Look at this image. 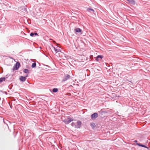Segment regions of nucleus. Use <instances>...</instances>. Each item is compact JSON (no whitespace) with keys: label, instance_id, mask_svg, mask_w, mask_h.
<instances>
[{"label":"nucleus","instance_id":"1","mask_svg":"<svg viewBox=\"0 0 150 150\" xmlns=\"http://www.w3.org/2000/svg\"><path fill=\"white\" fill-rule=\"evenodd\" d=\"M51 49L52 52L56 54L57 55L60 54L61 51L59 49H57L53 46H52Z\"/></svg>","mask_w":150,"mask_h":150},{"label":"nucleus","instance_id":"2","mask_svg":"<svg viewBox=\"0 0 150 150\" xmlns=\"http://www.w3.org/2000/svg\"><path fill=\"white\" fill-rule=\"evenodd\" d=\"M20 63L19 62H17L15 65L13 66V70H17L19 67Z\"/></svg>","mask_w":150,"mask_h":150},{"label":"nucleus","instance_id":"3","mask_svg":"<svg viewBox=\"0 0 150 150\" xmlns=\"http://www.w3.org/2000/svg\"><path fill=\"white\" fill-rule=\"evenodd\" d=\"M73 119L71 118H68L64 120V121L66 124H69L71 122L73 121Z\"/></svg>","mask_w":150,"mask_h":150},{"label":"nucleus","instance_id":"4","mask_svg":"<svg viewBox=\"0 0 150 150\" xmlns=\"http://www.w3.org/2000/svg\"><path fill=\"white\" fill-rule=\"evenodd\" d=\"M27 76H25V77L21 76L19 77V79L21 81L23 82L25 81L26 79V77Z\"/></svg>","mask_w":150,"mask_h":150},{"label":"nucleus","instance_id":"5","mask_svg":"<svg viewBox=\"0 0 150 150\" xmlns=\"http://www.w3.org/2000/svg\"><path fill=\"white\" fill-rule=\"evenodd\" d=\"M70 77V75L68 74L66 75L64 78L63 79V81H65L67 80Z\"/></svg>","mask_w":150,"mask_h":150},{"label":"nucleus","instance_id":"6","mask_svg":"<svg viewBox=\"0 0 150 150\" xmlns=\"http://www.w3.org/2000/svg\"><path fill=\"white\" fill-rule=\"evenodd\" d=\"M98 114L96 113H95L92 114L91 116V118L92 119H94L98 117Z\"/></svg>","mask_w":150,"mask_h":150},{"label":"nucleus","instance_id":"7","mask_svg":"<svg viewBox=\"0 0 150 150\" xmlns=\"http://www.w3.org/2000/svg\"><path fill=\"white\" fill-rule=\"evenodd\" d=\"M74 32L75 33H81L82 32V30L79 28H75Z\"/></svg>","mask_w":150,"mask_h":150},{"label":"nucleus","instance_id":"8","mask_svg":"<svg viewBox=\"0 0 150 150\" xmlns=\"http://www.w3.org/2000/svg\"><path fill=\"white\" fill-rule=\"evenodd\" d=\"M136 144L137 145H138L139 146H142V147H145V148H146L147 149H149V148L148 147H147L145 146L144 145L141 144H140L138 143H137Z\"/></svg>","mask_w":150,"mask_h":150},{"label":"nucleus","instance_id":"9","mask_svg":"<svg viewBox=\"0 0 150 150\" xmlns=\"http://www.w3.org/2000/svg\"><path fill=\"white\" fill-rule=\"evenodd\" d=\"M128 1L129 3L132 4H134V0H126Z\"/></svg>","mask_w":150,"mask_h":150},{"label":"nucleus","instance_id":"10","mask_svg":"<svg viewBox=\"0 0 150 150\" xmlns=\"http://www.w3.org/2000/svg\"><path fill=\"white\" fill-rule=\"evenodd\" d=\"M87 10V11L89 12H94V11L93 9H91L90 8H88Z\"/></svg>","mask_w":150,"mask_h":150},{"label":"nucleus","instance_id":"11","mask_svg":"<svg viewBox=\"0 0 150 150\" xmlns=\"http://www.w3.org/2000/svg\"><path fill=\"white\" fill-rule=\"evenodd\" d=\"M103 58V57L102 56L99 55L97 57L96 60L97 61H98L99 60V58H100V59H102Z\"/></svg>","mask_w":150,"mask_h":150},{"label":"nucleus","instance_id":"12","mask_svg":"<svg viewBox=\"0 0 150 150\" xmlns=\"http://www.w3.org/2000/svg\"><path fill=\"white\" fill-rule=\"evenodd\" d=\"M5 77H2L0 78V83L3 82V81H5Z\"/></svg>","mask_w":150,"mask_h":150},{"label":"nucleus","instance_id":"13","mask_svg":"<svg viewBox=\"0 0 150 150\" xmlns=\"http://www.w3.org/2000/svg\"><path fill=\"white\" fill-rule=\"evenodd\" d=\"M90 125L93 128H94L95 126V123H91L90 124Z\"/></svg>","mask_w":150,"mask_h":150},{"label":"nucleus","instance_id":"14","mask_svg":"<svg viewBox=\"0 0 150 150\" xmlns=\"http://www.w3.org/2000/svg\"><path fill=\"white\" fill-rule=\"evenodd\" d=\"M23 72L25 73H29V70L27 69H24Z\"/></svg>","mask_w":150,"mask_h":150},{"label":"nucleus","instance_id":"15","mask_svg":"<svg viewBox=\"0 0 150 150\" xmlns=\"http://www.w3.org/2000/svg\"><path fill=\"white\" fill-rule=\"evenodd\" d=\"M36 66V64L35 63H33L32 65V68H34Z\"/></svg>","mask_w":150,"mask_h":150},{"label":"nucleus","instance_id":"16","mask_svg":"<svg viewBox=\"0 0 150 150\" xmlns=\"http://www.w3.org/2000/svg\"><path fill=\"white\" fill-rule=\"evenodd\" d=\"M58 91V89L57 88H54L52 90V91L54 92H57Z\"/></svg>","mask_w":150,"mask_h":150},{"label":"nucleus","instance_id":"17","mask_svg":"<svg viewBox=\"0 0 150 150\" xmlns=\"http://www.w3.org/2000/svg\"><path fill=\"white\" fill-rule=\"evenodd\" d=\"M77 124L79 126H81V121H78L77 122Z\"/></svg>","mask_w":150,"mask_h":150},{"label":"nucleus","instance_id":"18","mask_svg":"<svg viewBox=\"0 0 150 150\" xmlns=\"http://www.w3.org/2000/svg\"><path fill=\"white\" fill-rule=\"evenodd\" d=\"M34 35V33H31L30 34V36L31 37L33 36Z\"/></svg>","mask_w":150,"mask_h":150},{"label":"nucleus","instance_id":"19","mask_svg":"<svg viewBox=\"0 0 150 150\" xmlns=\"http://www.w3.org/2000/svg\"><path fill=\"white\" fill-rule=\"evenodd\" d=\"M34 35H38V34H37V33H34Z\"/></svg>","mask_w":150,"mask_h":150},{"label":"nucleus","instance_id":"20","mask_svg":"<svg viewBox=\"0 0 150 150\" xmlns=\"http://www.w3.org/2000/svg\"><path fill=\"white\" fill-rule=\"evenodd\" d=\"M71 124H72V125L73 126L74 124V123L72 122Z\"/></svg>","mask_w":150,"mask_h":150},{"label":"nucleus","instance_id":"21","mask_svg":"<svg viewBox=\"0 0 150 150\" xmlns=\"http://www.w3.org/2000/svg\"><path fill=\"white\" fill-rule=\"evenodd\" d=\"M134 142H137V140H135L134 141Z\"/></svg>","mask_w":150,"mask_h":150},{"label":"nucleus","instance_id":"22","mask_svg":"<svg viewBox=\"0 0 150 150\" xmlns=\"http://www.w3.org/2000/svg\"><path fill=\"white\" fill-rule=\"evenodd\" d=\"M52 142H54V143L55 142V141L54 140Z\"/></svg>","mask_w":150,"mask_h":150}]
</instances>
